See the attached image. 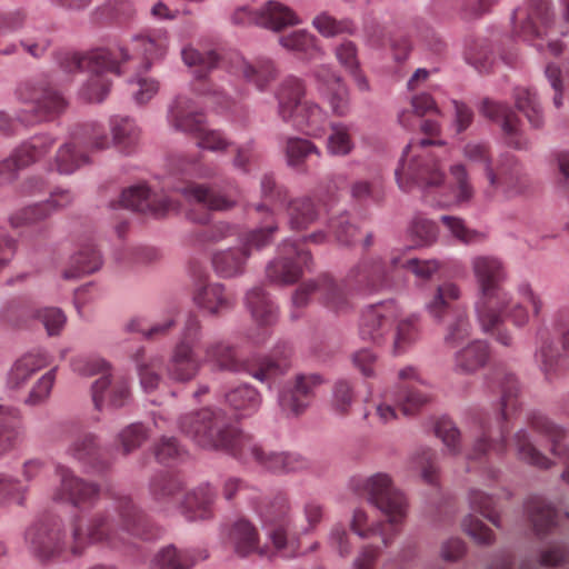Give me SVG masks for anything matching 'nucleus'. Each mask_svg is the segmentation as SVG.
Here are the masks:
<instances>
[{
	"label": "nucleus",
	"mask_w": 569,
	"mask_h": 569,
	"mask_svg": "<svg viewBox=\"0 0 569 569\" xmlns=\"http://www.w3.org/2000/svg\"><path fill=\"white\" fill-rule=\"evenodd\" d=\"M23 437L19 409L0 405V457L13 450Z\"/></svg>",
	"instance_id": "obj_44"
},
{
	"label": "nucleus",
	"mask_w": 569,
	"mask_h": 569,
	"mask_svg": "<svg viewBox=\"0 0 569 569\" xmlns=\"http://www.w3.org/2000/svg\"><path fill=\"white\" fill-rule=\"evenodd\" d=\"M465 158L482 166L488 180V193L502 192L511 197L521 189V170L512 156H503L497 163L491 158L490 148L485 142L470 141L463 147Z\"/></svg>",
	"instance_id": "obj_12"
},
{
	"label": "nucleus",
	"mask_w": 569,
	"mask_h": 569,
	"mask_svg": "<svg viewBox=\"0 0 569 569\" xmlns=\"http://www.w3.org/2000/svg\"><path fill=\"white\" fill-rule=\"evenodd\" d=\"M419 318L415 315L401 318L400 315L389 336V340L392 341L393 353H403L419 339Z\"/></svg>",
	"instance_id": "obj_49"
},
{
	"label": "nucleus",
	"mask_w": 569,
	"mask_h": 569,
	"mask_svg": "<svg viewBox=\"0 0 569 569\" xmlns=\"http://www.w3.org/2000/svg\"><path fill=\"white\" fill-rule=\"evenodd\" d=\"M198 560L193 551L167 546L153 556L150 569H190Z\"/></svg>",
	"instance_id": "obj_53"
},
{
	"label": "nucleus",
	"mask_w": 569,
	"mask_h": 569,
	"mask_svg": "<svg viewBox=\"0 0 569 569\" xmlns=\"http://www.w3.org/2000/svg\"><path fill=\"white\" fill-rule=\"evenodd\" d=\"M239 441L233 457L243 463L254 462L276 475L299 472L309 468V461L303 456L266 450L248 433L243 432Z\"/></svg>",
	"instance_id": "obj_18"
},
{
	"label": "nucleus",
	"mask_w": 569,
	"mask_h": 569,
	"mask_svg": "<svg viewBox=\"0 0 569 569\" xmlns=\"http://www.w3.org/2000/svg\"><path fill=\"white\" fill-rule=\"evenodd\" d=\"M279 43L287 50L301 54L305 59H317L322 54L318 39L306 30H296L281 36Z\"/></svg>",
	"instance_id": "obj_55"
},
{
	"label": "nucleus",
	"mask_w": 569,
	"mask_h": 569,
	"mask_svg": "<svg viewBox=\"0 0 569 569\" xmlns=\"http://www.w3.org/2000/svg\"><path fill=\"white\" fill-rule=\"evenodd\" d=\"M512 442L520 460L540 469L551 467V460L532 445L527 430L520 429L517 431L512 438Z\"/></svg>",
	"instance_id": "obj_59"
},
{
	"label": "nucleus",
	"mask_w": 569,
	"mask_h": 569,
	"mask_svg": "<svg viewBox=\"0 0 569 569\" xmlns=\"http://www.w3.org/2000/svg\"><path fill=\"white\" fill-rule=\"evenodd\" d=\"M100 451L101 448L98 442V437L91 432H83L71 440L66 453L83 466L100 469L103 468L100 461Z\"/></svg>",
	"instance_id": "obj_43"
},
{
	"label": "nucleus",
	"mask_w": 569,
	"mask_h": 569,
	"mask_svg": "<svg viewBox=\"0 0 569 569\" xmlns=\"http://www.w3.org/2000/svg\"><path fill=\"white\" fill-rule=\"evenodd\" d=\"M535 361L546 379L557 377L560 370L561 355L558 347L549 338H542L535 352Z\"/></svg>",
	"instance_id": "obj_58"
},
{
	"label": "nucleus",
	"mask_w": 569,
	"mask_h": 569,
	"mask_svg": "<svg viewBox=\"0 0 569 569\" xmlns=\"http://www.w3.org/2000/svg\"><path fill=\"white\" fill-rule=\"evenodd\" d=\"M181 56L187 66L194 68L193 92L202 97L208 106L219 111L229 110L233 100L208 78L219 61L218 54L212 50L200 52L187 47L182 49Z\"/></svg>",
	"instance_id": "obj_17"
},
{
	"label": "nucleus",
	"mask_w": 569,
	"mask_h": 569,
	"mask_svg": "<svg viewBox=\"0 0 569 569\" xmlns=\"http://www.w3.org/2000/svg\"><path fill=\"white\" fill-rule=\"evenodd\" d=\"M146 515L127 496H116L103 511L93 513L87 523L77 516L72 522L70 553L81 556L90 545L119 549L134 539H150Z\"/></svg>",
	"instance_id": "obj_2"
},
{
	"label": "nucleus",
	"mask_w": 569,
	"mask_h": 569,
	"mask_svg": "<svg viewBox=\"0 0 569 569\" xmlns=\"http://www.w3.org/2000/svg\"><path fill=\"white\" fill-rule=\"evenodd\" d=\"M88 161V156L78 151L74 142H67L58 149L51 169L61 174H70Z\"/></svg>",
	"instance_id": "obj_60"
},
{
	"label": "nucleus",
	"mask_w": 569,
	"mask_h": 569,
	"mask_svg": "<svg viewBox=\"0 0 569 569\" xmlns=\"http://www.w3.org/2000/svg\"><path fill=\"white\" fill-rule=\"evenodd\" d=\"M306 526L297 527L291 516L290 500L287 493L278 492L270 501L257 509L267 537L277 553L282 557H295L300 548V537L310 532L321 521L322 506L309 501L303 507Z\"/></svg>",
	"instance_id": "obj_6"
},
{
	"label": "nucleus",
	"mask_w": 569,
	"mask_h": 569,
	"mask_svg": "<svg viewBox=\"0 0 569 569\" xmlns=\"http://www.w3.org/2000/svg\"><path fill=\"white\" fill-rule=\"evenodd\" d=\"M226 402L238 413L247 417L254 413L261 403L259 392L248 385L239 386L226 395Z\"/></svg>",
	"instance_id": "obj_56"
},
{
	"label": "nucleus",
	"mask_w": 569,
	"mask_h": 569,
	"mask_svg": "<svg viewBox=\"0 0 569 569\" xmlns=\"http://www.w3.org/2000/svg\"><path fill=\"white\" fill-rule=\"evenodd\" d=\"M91 399L94 409L101 411L106 406L111 408L124 407L130 399L128 381L111 376H102L91 386Z\"/></svg>",
	"instance_id": "obj_33"
},
{
	"label": "nucleus",
	"mask_w": 569,
	"mask_h": 569,
	"mask_svg": "<svg viewBox=\"0 0 569 569\" xmlns=\"http://www.w3.org/2000/svg\"><path fill=\"white\" fill-rule=\"evenodd\" d=\"M204 362L213 365L219 370L246 372L254 379L270 383L284 375L290 367L291 349L287 345L278 346L270 357L241 359L236 346L224 340H213L204 343Z\"/></svg>",
	"instance_id": "obj_7"
},
{
	"label": "nucleus",
	"mask_w": 569,
	"mask_h": 569,
	"mask_svg": "<svg viewBox=\"0 0 569 569\" xmlns=\"http://www.w3.org/2000/svg\"><path fill=\"white\" fill-rule=\"evenodd\" d=\"M284 154L288 166L298 171H306V161L310 157L322 158V151L316 143L299 137H289L287 139Z\"/></svg>",
	"instance_id": "obj_51"
},
{
	"label": "nucleus",
	"mask_w": 569,
	"mask_h": 569,
	"mask_svg": "<svg viewBox=\"0 0 569 569\" xmlns=\"http://www.w3.org/2000/svg\"><path fill=\"white\" fill-rule=\"evenodd\" d=\"M28 550L40 560H49L70 551L71 535L63 530L62 520L46 518L32 523L24 533Z\"/></svg>",
	"instance_id": "obj_19"
},
{
	"label": "nucleus",
	"mask_w": 569,
	"mask_h": 569,
	"mask_svg": "<svg viewBox=\"0 0 569 569\" xmlns=\"http://www.w3.org/2000/svg\"><path fill=\"white\" fill-rule=\"evenodd\" d=\"M461 297L460 287L452 281H445L438 284L426 302V311L437 322H442L448 315H452L456 310H462L453 303Z\"/></svg>",
	"instance_id": "obj_37"
},
{
	"label": "nucleus",
	"mask_w": 569,
	"mask_h": 569,
	"mask_svg": "<svg viewBox=\"0 0 569 569\" xmlns=\"http://www.w3.org/2000/svg\"><path fill=\"white\" fill-rule=\"evenodd\" d=\"M356 490L389 518V527L397 531L407 517L408 502L401 490L395 487L390 475L377 472L356 486Z\"/></svg>",
	"instance_id": "obj_15"
},
{
	"label": "nucleus",
	"mask_w": 569,
	"mask_h": 569,
	"mask_svg": "<svg viewBox=\"0 0 569 569\" xmlns=\"http://www.w3.org/2000/svg\"><path fill=\"white\" fill-rule=\"evenodd\" d=\"M408 236L412 242L411 248L432 244L438 236L436 223L422 216H416L409 227Z\"/></svg>",
	"instance_id": "obj_64"
},
{
	"label": "nucleus",
	"mask_w": 569,
	"mask_h": 569,
	"mask_svg": "<svg viewBox=\"0 0 569 569\" xmlns=\"http://www.w3.org/2000/svg\"><path fill=\"white\" fill-rule=\"evenodd\" d=\"M278 257L266 268L267 278L274 283L292 284L310 270L312 258L300 242L283 240L277 249Z\"/></svg>",
	"instance_id": "obj_20"
},
{
	"label": "nucleus",
	"mask_w": 569,
	"mask_h": 569,
	"mask_svg": "<svg viewBox=\"0 0 569 569\" xmlns=\"http://www.w3.org/2000/svg\"><path fill=\"white\" fill-rule=\"evenodd\" d=\"M220 491L222 497L229 502L239 499L248 501L256 512L259 507L270 501V499L258 501L260 499L259 490L239 477L229 476L224 478L221 482Z\"/></svg>",
	"instance_id": "obj_50"
},
{
	"label": "nucleus",
	"mask_w": 569,
	"mask_h": 569,
	"mask_svg": "<svg viewBox=\"0 0 569 569\" xmlns=\"http://www.w3.org/2000/svg\"><path fill=\"white\" fill-rule=\"evenodd\" d=\"M56 475L59 483L52 491L54 501L70 503L79 509L91 507L98 501L100 488L97 483L80 478L61 463L56 466Z\"/></svg>",
	"instance_id": "obj_22"
},
{
	"label": "nucleus",
	"mask_w": 569,
	"mask_h": 569,
	"mask_svg": "<svg viewBox=\"0 0 569 569\" xmlns=\"http://www.w3.org/2000/svg\"><path fill=\"white\" fill-rule=\"evenodd\" d=\"M489 359V345L483 340H473L455 353L453 371L472 375L483 368Z\"/></svg>",
	"instance_id": "obj_41"
},
{
	"label": "nucleus",
	"mask_w": 569,
	"mask_h": 569,
	"mask_svg": "<svg viewBox=\"0 0 569 569\" xmlns=\"http://www.w3.org/2000/svg\"><path fill=\"white\" fill-rule=\"evenodd\" d=\"M402 525H397V531L389 527V518L386 521L370 519L367 511L357 508L350 521V529L361 539H369L379 536L385 547H389L395 537L400 532Z\"/></svg>",
	"instance_id": "obj_38"
},
{
	"label": "nucleus",
	"mask_w": 569,
	"mask_h": 569,
	"mask_svg": "<svg viewBox=\"0 0 569 569\" xmlns=\"http://www.w3.org/2000/svg\"><path fill=\"white\" fill-rule=\"evenodd\" d=\"M411 108L412 110H403L399 114L400 124L407 129L415 128L418 119L426 113L439 112L432 97L425 92L416 94L411 98Z\"/></svg>",
	"instance_id": "obj_62"
},
{
	"label": "nucleus",
	"mask_w": 569,
	"mask_h": 569,
	"mask_svg": "<svg viewBox=\"0 0 569 569\" xmlns=\"http://www.w3.org/2000/svg\"><path fill=\"white\" fill-rule=\"evenodd\" d=\"M400 315L401 309L395 300L367 307L361 315L360 337L376 345L389 341L390 331Z\"/></svg>",
	"instance_id": "obj_24"
},
{
	"label": "nucleus",
	"mask_w": 569,
	"mask_h": 569,
	"mask_svg": "<svg viewBox=\"0 0 569 569\" xmlns=\"http://www.w3.org/2000/svg\"><path fill=\"white\" fill-rule=\"evenodd\" d=\"M399 378L402 380L401 390L395 395H387L386 401L378 403L376 407V415L382 423L397 418L396 408L388 403V400H392L406 416L415 415L429 401V396L413 385V382L420 381L419 373L413 367L400 370Z\"/></svg>",
	"instance_id": "obj_21"
},
{
	"label": "nucleus",
	"mask_w": 569,
	"mask_h": 569,
	"mask_svg": "<svg viewBox=\"0 0 569 569\" xmlns=\"http://www.w3.org/2000/svg\"><path fill=\"white\" fill-rule=\"evenodd\" d=\"M89 78L80 90V96L88 102H101L109 94L111 80L109 74L121 73V63L130 61L129 49L119 47L117 52L98 48L89 52Z\"/></svg>",
	"instance_id": "obj_14"
},
{
	"label": "nucleus",
	"mask_w": 569,
	"mask_h": 569,
	"mask_svg": "<svg viewBox=\"0 0 569 569\" xmlns=\"http://www.w3.org/2000/svg\"><path fill=\"white\" fill-rule=\"evenodd\" d=\"M317 89L328 102L331 113L346 117L350 111V93L341 76L329 66H319L313 70Z\"/></svg>",
	"instance_id": "obj_26"
},
{
	"label": "nucleus",
	"mask_w": 569,
	"mask_h": 569,
	"mask_svg": "<svg viewBox=\"0 0 569 569\" xmlns=\"http://www.w3.org/2000/svg\"><path fill=\"white\" fill-rule=\"evenodd\" d=\"M203 358H199L196 350L186 349L183 346L173 347L168 360L166 371L168 377L177 382H189L200 372Z\"/></svg>",
	"instance_id": "obj_36"
},
{
	"label": "nucleus",
	"mask_w": 569,
	"mask_h": 569,
	"mask_svg": "<svg viewBox=\"0 0 569 569\" xmlns=\"http://www.w3.org/2000/svg\"><path fill=\"white\" fill-rule=\"evenodd\" d=\"M553 17L550 0H529L526 8L513 11V33L539 51L547 48L551 54L558 56L562 52L563 44L549 38L553 29Z\"/></svg>",
	"instance_id": "obj_11"
},
{
	"label": "nucleus",
	"mask_w": 569,
	"mask_h": 569,
	"mask_svg": "<svg viewBox=\"0 0 569 569\" xmlns=\"http://www.w3.org/2000/svg\"><path fill=\"white\" fill-rule=\"evenodd\" d=\"M14 94L28 107L18 114L19 121L26 124L52 120L67 108L66 99L42 82L23 81L17 86Z\"/></svg>",
	"instance_id": "obj_16"
},
{
	"label": "nucleus",
	"mask_w": 569,
	"mask_h": 569,
	"mask_svg": "<svg viewBox=\"0 0 569 569\" xmlns=\"http://www.w3.org/2000/svg\"><path fill=\"white\" fill-rule=\"evenodd\" d=\"M246 306L258 326L269 327L276 322L277 307L262 287H254L247 292Z\"/></svg>",
	"instance_id": "obj_47"
},
{
	"label": "nucleus",
	"mask_w": 569,
	"mask_h": 569,
	"mask_svg": "<svg viewBox=\"0 0 569 569\" xmlns=\"http://www.w3.org/2000/svg\"><path fill=\"white\" fill-rule=\"evenodd\" d=\"M433 143L431 139L409 142L395 170L397 184L402 191L418 188L429 203L431 196L443 187L446 178L439 156L430 149Z\"/></svg>",
	"instance_id": "obj_8"
},
{
	"label": "nucleus",
	"mask_w": 569,
	"mask_h": 569,
	"mask_svg": "<svg viewBox=\"0 0 569 569\" xmlns=\"http://www.w3.org/2000/svg\"><path fill=\"white\" fill-rule=\"evenodd\" d=\"M441 267L436 259L406 258L400 249L391 251L388 261L381 258H365L348 271L342 281L322 273L302 282L292 295L291 318L298 319L299 311L309 305L313 296L328 310L337 315L347 313L353 308L352 295L390 288L391 274L398 269H406L417 278L429 280Z\"/></svg>",
	"instance_id": "obj_1"
},
{
	"label": "nucleus",
	"mask_w": 569,
	"mask_h": 569,
	"mask_svg": "<svg viewBox=\"0 0 569 569\" xmlns=\"http://www.w3.org/2000/svg\"><path fill=\"white\" fill-rule=\"evenodd\" d=\"M229 540L234 552L240 557H248L257 553L261 557H269L268 547L259 545L258 529L249 520L240 518L233 522L229 531Z\"/></svg>",
	"instance_id": "obj_35"
},
{
	"label": "nucleus",
	"mask_w": 569,
	"mask_h": 569,
	"mask_svg": "<svg viewBox=\"0 0 569 569\" xmlns=\"http://www.w3.org/2000/svg\"><path fill=\"white\" fill-rule=\"evenodd\" d=\"M169 43V31L163 27L146 29L131 39V48L141 56L146 70L150 68L152 62L166 57Z\"/></svg>",
	"instance_id": "obj_32"
},
{
	"label": "nucleus",
	"mask_w": 569,
	"mask_h": 569,
	"mask_svg": "<svg viewBox=\"0 0 569 569\" xmlns=\"http://www.w3.org/2000/svg\"><path fill=\"white\" fill-rule=\"evenodd\" d=\"M168 120L176 130L196 138L202 149L223 151L231 144L221 131L207 128L204 114L198 111L194 101L187 96L176 98Z\"/></svg>",
	"instance_id": "obj_13"
},
{
	"label": "nucleus",
	"mask_w": 569,
	"mask_h": 569,
	"mask_svg": "<svg viewBox=\"0 0 569 569\" xmlns=\"http://www.w3.org/2000/svg\"><path fill=\"white\" fill-rule=\"evenodd\" d=\"M262 203L253 206L257 213L262 216L260 227L250 230L239 238L240 247L218 251L212 257L216 273L222 278H233L244 271L246 262L253 250L268 247L278 231V222L270 206L283 202L287 191L278 187L272 176L266 174L261 179Z\"/></svg>",
	"instance_id": "obj_3"
},
{
	"label": "nucleus",
	"mask_w": 569,
	"mask_h": 569,
	"mask_svg": "<svg viewBox=\"0 0 569 569\" xmlns=\"http://www.w3.org/2000/svg\"><path fill=\"white\" fill-rule=\"evenodd\" d=\"M471 268L478 284V300L475 309L478 322L485 333L497 342L510 347L513 337L502 328V318L498 307L506 302L502 283L507 273L500 259L493 256H477L471 260Z\"/></svg>",
	"instance_id": "obj_5"
},
{
	"label": "nucleus",
	"mask_w": 569,
	"mask_h": 569,
	"mask_svg": "<svg viewBox=\"0 0 569 569\" xmlns=\"http://www.w3.org/2000/svg\"><path fill=\"white\" fill-rule=\"evenodd\" d=\"M180 431L203 449L221 450L233 457L243 432L224 420L221 409L202 408L179 417Z\"/></svg>",
	"instance_id": "obj_10"
},
{
	"label": "nucleus",
	"mask_w": 569,
	"mask_h": 569,
	"mask_svg": "<svg viewBox=\"0 0 569 569\" xmlns=\"http://www.w3.org/2000/svg\"><path fill=\"white\" fill-rule=\"evenodd\" d=\"M234 68L246 81L252 83L259 91H264L278 74L273 61L267 58H259L254 61L238 58Z\"/></svg>",
	"instance_id": "obj_42"
},
{
	"label": "nucleus",
	"mask_w": 569,
	"mask_h": 569,
	"mask_svg": "<svg viewBox=\"0 0 569 569\" xmlns=\"http://www.w3.org/2000/svg\"><path fill=\"white\" fill-rule=\"evenodd\" d=\"M102 266V259L97 249L90 244H83L70 260V266L63 271L67 280L77 279L84 274L96 272Z\"/></svg>",
	"instance_id": "obj_48"
},
{
	"label": "nucleus",
	"mask_w": 569,
	"mask_h": 569,
	"mask_svg": "<svg viewBox=\"0 0 569 569\" xmlns=\"http://www.w3.org/2000/svg\"><path fill=\"white\" fill-rule=\"evenodd\" d=\"M451 177V196L432 198L430 204L448 207L451 204H462L469 202L475 194L467 168L462 163H457L449 169Z\"/></svg>",
	"instance_id": "obj_40"
},
{
	"label": "nucleus",
	"mask_w": 569,
	"mask_h": 569,
	"mask_svg": "<svg viewBox=\"0 0 569 569\" xmlns=\"http://www.w3.org/2000/svg\"><path fill=\"white\" fill-rule=\"evenodd\" d=\"M322 383L319 375H298L292 386H286L279 393L281 410L290 416L301 415L310 405L313 389Z\"/></svg>",
	"instance_id": "obj_28"
},
{
	"label": "nucleus",
	"mask_w": 569,
	"mask_h": 569,
	"mask_svg": "<svg viewBox=\"0 0 569 569\" xmlns=\"http://www.w3.org/2000/svg\"><path fill=\"white\" fill-rule=\"evenodd\" d=\"M48 363L43 353H28L21 357L12 367L8 376V386L11 389H19L30 377Z\"/></svg>",
	"instance_id": "obj_54"
},
{
	"label": "nucleus",
	"mask_w": 569,
	"mask_h": 569,
	"mask_svg": "<svg viewBox=\"0 0 569 569\" xmlns=\"http://www.w3.org/2000/svg\"><path fill=\"white\" fill-rule=\"evenodd\" d=\"M306 82L296 77H286L277 87V113L287 123L311 138H321L328 121V112L317 102L307 100Z\"/></svg>",
	"instance_id": "obj_9"
},
{
	"label": "nucleus",
	"mask_w": 569,
	"mask_h": 569,
	"mask_svg": "<svg viewBox=\"0 0 569 569\" xmlns=\"http://www.w3.org/2000/svg\"><path fill=\"white\" fill-rule=\"evenodd\" d=\"M231 21L236 26L256 24L273 31H280L287 26L301 22L289 7L273 0L266 2L260 9H252L247 6L239 7L233 11Z\"/></svg>",
	"instance_id": "obj_23"
},
{
	"label": "nucleus",
	"mask_w": 569,
	"mask_h": 569,
	"mask_svg": "<svg viewBox=\"0 0 569 569\" xmlns=\"http://www.w3.org/2000/svg\"><path fill=\"white\" fill-rule=\"evenodd\" d=\"M171 188L181 193L186 200L194 201L207 210H227L234 206L230 198L218 193L212 188L190 180H181Z\"/></svg>",
	"instance_id": "obj_34"
},
{
	"label": "nucleus",
	"mask_w": 569,
	"mask_h": 569,
	"mask_svg": "<svg viewBox=\"0 0 569 569\" xmlns=\"http://www.w3.org/2000/svg\"><path fill=\"white\" fill-rule=\"evenodd\" d=\"M528 422L533 431L545 436L550 441V450L556 459V463L561 465L563 468L561 478L569 485V445L566 442V430L539 412H532L528 418Z\"/></svg>",
	"instance_id": "obj_27"
},
{
	"label": "nucleus",
	"mask_w": 569,
	"mask_h": 569,
	"mask_svg": "<svg viewBox=\"0 0 569 569\" xmlns=\"http://www.w3.org/2000/svg\"><path fill=\"white\" fill-rule=\"evenodd\" d=\"M288 217L291 229L301 230L311 224L318 213L309 198L292 200L288 204Z\"/></svg>",
	"instance_id": "obj_63"
},
{
	"label": "nucleus",
	"mask_w": 569,
	"mask_h": 569,
	"mask_svg": "<svg viewBox=\"0 0 569 569\" xmlns=\"http://www.w3.org/2000/svg\"><path fill=\"white\" fill-rule=\"evenodd\" d=\"M480 112L486 118L501 124L505 141L509 147L515 149L527 147V140L520 130V120L507 104L483 99Z\"/></svg>",
	"instance_id": "obj_30"
},
{
	"label": "nucleus",
	"mask_w": 569,
	"mask_h": 569,
	"mask_svg": "<svg viewBox=\"0 0 569 569\" xmlns=\"http://www.w3.org/2000/svg\"><path fill=\"white\" fill-rule=\"evenodd\" d=\"M192 301L210 316H220L234 306L223 284L203 278L198 279L193 286Z\"/></svg>",
	"instance_id": "obj_31"
},
{
	"label": "nucleus",
	"mask_w": 569,
	"mask_h": 569,
	"mask_svg": "<svg viewBox=\"0 0 569 569\" xmlns=\"http://www.w3.org/2000/svg\"><path fill=\"white\" fill-rule=\"evenodd\" d=\"M120 204L132 211L162 218L170 212L179 210V202L167 194L151 192L144 184L126 189L120 199Z\"/></svg>",
	"instance_id": "obj_25"
},
{
	"label": "nucleus",
	"mask_w": 569,
	"mask_h": 569,
	"mask_svg": "<svg viewBox=\"0 0 569 569\" xmlns=\"http://www.w3.org/2000/svg\"><path fill=\"white\" fill-rule=\"evenodd\" d=\"M519 300L516 302L510 301L506 297V302L500 305L498 309L502 318V328L506 329L511 336L512 333L506 327V320H509L515 327L522 328L528 325L530 316L525 305H530L533 316L538 317L542 302L539 297L532 291L527 282H522L517 288Z\"/></svg>",
	"instance_id": "obj_29"
},
{
	"label": "nucleus",
	"mask_w": 569,
	"mask_h": 569,
	"mask_svg": "<svg viewBox=\"0 0 569 569\" xmlns=\"http://www.w3.org/2000/svg\"><path fill=\"white\" fill-rule=\"evenodd\" d=\"M515 101L518 110L533 128H540L543 124L542 108L535 92L528 88L518 87L515 89Z\"/></svg>",
	"instance_id": "obj_61"
},
{
	"label": "nucleus",
	"mask_w": 569,
	"mask_h": 569,
	"mask_svg": "<svg viewBox=\"0 0 569 569\" xmlns=\"http://www.w3.org/2000/svg\"><path fill=\"white\" fill-rule=\"evenodd\" d=\"M330 133L327 137L326 150L333 157H347L355 149L350 127L343 122H331Z\"/></svg>",
	"instance_id": "obj_57"
},
{
	"label": "nucleus",
	"mask_w": 569,
	"mask_h": 569,
	"mask_svg": "<svg viewBox=\"0 0 569 569\" xmlns=\"http://www.w3.org/2000/svg\"><path fill=\"white\" fill-rule=\"evenodd\" d=\"M526 510L538 535L547 533L557 523L556 509L541 497H530L526 503Z\"/></svg>",
	"instance_id": "obj_52"
},
{
	"label": "nucleus",
	"mask_w": 569,
	"mask_h": 569,
	"mask_svg": "<svg viewBox=\"0 0 569 569\" xmlns=\"http://www.w3.org/2000/svg\"><path fill=\"white\" fill-rule=\"evenodd\" d=\"M112 146L120 152L132 153L140 140V129L129 117L113 116L109 119Z\"/></svg>",
	"instance_id": "obj_46"
},
{
	"label": "nucleus",
	"mask_w": 569,
	"mask_h": 569,
	"mask_svg": "<svg viewBox=\"0 0 569 569\" xmlns=\"http://www.w3.org/2000/svg\"><path fill=\"white\" fill-rule=\"evenodd\" d=\"M183 488L184 481L182 478L169 472L156 475L149 485L152 500L163 509L174 505L177 497L182 492Z\"/></svg>",
	"instance_id": "obj_45"
},
{
	"label": "nucleus",
	"mask_w": 569,
	"mask_h": 569,
	"mask_svg": "<svg viewBox=\"0 0 569 569\" xmlns=\"http://www.w3.org/2000/svg\"><path fill=\"white\" fill-rule=\"evenodd\" d=\"M490 388L500 395V418L496 426L482 417L475 419L477 439L466 458L470 462H488L492 456H501L507 448V433L515 415L521 408V385L515 372L506 367H496L490 379Z\"/></svg>",
	"instance_id": "obj_4"
},
{
	"label": "nucleus",
	"mask_w": 569,
	"mask_h": 569,
	"mask_svg": "<svg viewBox=\"0 0 569 569\" xmlns=\"http://www.w3.org/2000/svg\"><path fill=\"white\" fill-rule=\"evenodd\" d=\"M216 492L209 483H202L186 493L181 509L189 520H207L213 517Z\"/></svg>",
	"instance_id": "obj_39"
}]
</instances>
